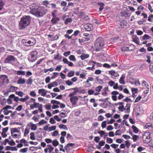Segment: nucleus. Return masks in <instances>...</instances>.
<instances>
[{
	"mask_svg": "<svg viewBox=\"0 0 153 153\" xmlns=\"http://www.w3.org/2000/svg\"><path fill=\"white\" fill-rule=\"evenodd\" d=\"M33 79H32L31 77H30L28 79V82L27 83V84H31L33 82Z\"/></svg>",
	"mask_w": 153,
	"mask_h": 153,
	"instance_id": "49530a36",
	"label": "nucleus"
},
{
	"mask_svg": "<svg viewBox=\"0 0 153 153\" xmlns=\"http://www.w3.org/2000/svg\"><path fill=\"white\" fill-rule=\"evenodd\" d=\"M60 141L62 143H64L65 142L64 137L63 136L61 137L60 138Z\"/></svg>",
	"mask_w": 153,
	"mask_h": 153,
	"instance_id": "774afa93",
	"label": "nucleus"
},
{
	"mask_svg": "<svg viewBox=\"0 0 153 153\" xmlns=\"http://www.w3.org/2000/svg\"><path fill=\"white\" fill-rule=\"evenodd\" d=\"M113 128L112 126L111 125H109L108 126L107 128V131H111L113 129Z\"/></svg>",
	"mask_w": 153,
	"mask_h": 153,
	"instance_id": "052dcab7",
	"label": "nucleus"
},
{
	"mask_svg": "<svg viewBox=\"0 0 153 153\" xmlns=\"http://www.w3.org/2000/svg\"><path fill=\"white\" fill-rule=\"evenodd\" d=\"M47 147L49 150L48 152L49 153H51L54 149V148L52 146L49 144L47 145Z\"/></svg>",
	"mask_w": 153,
	"mask_h": 153,
	"instance_id": "f3484780",
	"label": "nucleus"
},
{
	"mask_svg": "<svg viewBox=\"0 0 153 153\" xmlns=\"http://www.w3.org/2000/svg\"><path fill=\"white\" fill-rule=\"evenodd\" d=\"M9 82V80L6 75H0V84H7Z\"/></svg>",
	"mask_w": 153,
	"mask_h": 153,
	"instance_id": "20e7f679",
	"label": "nucleus"
},
{
	"mask_svg": "<svg viewBox=\"0 0 153 153\" xmlns=\"http://www.w3.org/2000/svg\"><path fill=\"white\" fill-rule=\"evenodd\" d=\"M111 94L113 100L114 101H116L117 100V95H118L119 93L117 91H114L112 92Z\"/></svg>",
	"mask_w": 153,
	"mask_h": 153,
	"instance_id": "6e6552de",
	"label": "nucleus"
},
{
	"mask_svg": "<svg viewBox=\"0 0 153 153\" xmlns=\"http://www.w3.org/2000/svg\"><path fill=\"white\" fill-rule=\"evenodd\" d=\"M53 75L51 76V78L52 79L56 78L58 75L59 74L56 72H54L53 73Z\"/></svg>",
	"mask_w": 153,
	"mask_h": 153,
	"instance_id": "8fccbe9b",
	"label": "nucleus"
},
{
	"mask_svg": "<svg viewBox=\"0 0 153 153\" xmlns=\"http://www.w3.org/2000/svg\"><path fill=\"white\" fill-rule=\"evenodd\" d=\"M104 117L102 115H100L98 117V121H101L103 120Z\"/></svg>",
	"mask_w": 153,
	"mask_h": 153,
	"instance_id": "13d9d810",
	"label": "nucleus"
},
{
	"mask_svg": "<svg viewBox=\"0 0 153 153\" xmlns=\"http://www.w3.org/2000/svg\"><path fill=\"white\" fill-rule=\"evenodd\" d=\"M132 128L133 129V131L135 133H137L138 131V129L136 126H132Z\"/></svg>",
	"mask_w": 153,
	"mask_h": 153,
	"instance_id": "e433bc0d",
	"label": "nucleus"
},
{
	"mask_svg": "<svg viewBox=\"0 0 153 153\" xmlns=\"http://www.w3.org/2000/svg\"><path fill=\"white\" fill-rule=\"evenodd\" d=\"M131 105L130 104H127L126 105V106L125 107H124V110L127 111L129 110Z\"/></svg>",
	"mask_w": 153,
	"mask_h": 153,
	"instance_id": "c756f323",
	"label": "nucleus"
},
{
	"mask_svg": "<svg viewBox=\"0 0 153 153\" xmlns=\"http://www.w3.org/2000/svg\"><path fill=\"white\" fill-rule=\"evenodd\" d=\"M16 94L20 97H22L23 96V95L24 94V93L21 91H17L16 92Z\"/></svg>",
	"mask_w": 153,
	"mask_h": 153,
	"instance_id": "58836bf2",
	"label": "nucleus"
},
{
	"mask_svg": "<svg viewBox=\"0 0 153 153\" xmlns=\"http://www.w3.org/2000/svg\"><path fill=\"white\" fill-rule=\"evenodd\" d=\"M30 126L31 127V129L33 130H35L37 128V126L36 124H33L32 123H30Z\"/></svg>",
	"mask_w": 153,
	"mask_h": 153,
	"instance_id": "aec40b11",
	"label": "nucleus"
},
{
	"mask_svg": "<svg viewBox=\"0 0 153 153\" xmlns=\"http://www.w3.org/2000/svg\"><path fill=\"white\" fill-rule=\"evenodd\" d=\"M100 137L99 136H97L95 137L94 139V141L97 142L98 143L99 142V140H100Z\"/></svg>",
	"mask_w": 153,
	"mask_h": 153,
	"instance_id": "4d7b16f0",
	"label": "nucleus"
},
{
	"mask_svg": "<svg viewBox=\"0 0 153 153\" xmlns=\"http://www.w3.org/2000/svg\"><path fill=\"white\" fill-rule=\"evenodd\" d=\"M74 144L73 143H69L67 144L65 147V148L66 150H67V148L69 147H73L74 145Z\"/></svg>",
	"mask_w": 153,
	"mask_h": 153,
	"instance_id": "393cba45",
	"label": "nucleus"
},
{
	"mask_svg": "<svg viewBox=\"0 0 153 153\" xmlns=\"http://www.w3.org/2000/svg\"><path fill=\"white\" fill-rule=\"evenodd\" d=\"M66 84L70 86L73 84V83L69 80H68L65 82Z\"/></svg>",
	"mask_w": 153,
	"mask_h": 153,
	"instance_id": "5fc2aeb1",
	"label": "nucleus"
},
{
	"mask_svg": "<svg viewBox=\"0 0 153 153\" xmlns=\"http://www.w3.org/2000/svg\"><path fill=\"white\" fill-rule=\"evenodd\" d=\"M52 144L53 146L56 147L59 144V142L56 140H54L52 141Z\"/></svg>",
	"mask_w": 153,
	"mask_h": 153,
	"instance_id": "4be33fe9",
	"label": "nucleus"
},
{
	"mask_svg": "<svg viewBox=\"0 0 153 153\" xmlns=\"http://www.w3.org/2000/svg\"><path fill=\"white\" fill-rule=\"evenodd\" d=\"M45 141L47 143H50L52 142V140L51 139L49 138L46 139L45 140Z\"/></svg>",
	"mask_w": 153,
	"mask_h": 153,
	"instance_id": "338daca9",
	"label": "nucleus"
},
{
	"mask_svg": "<svg viewBox=\"0 0 153 153\" xmlns=\"http://www.w3.org/2000/svg\"><path fill=\"white\" fill-rule=\"evenodd\" d=\"M52 136L54 137H56L58 136H59V134L57 131L56 130L54 131L52 134Z\"/></svg>",
	"mask_w": 153,
	"mask_h": 153,
	"instance_id": "cd10ccee",
	"label": "nucleus"
},
{
	"mask_svg": "<svg viewBox=\"0 0 153 153\" xmlns=\"http://www.w3.org/2000/svg\"><path fill=\"white\" fill-rule=\"evenodd\" d=\"M4 5V3L1 0H0V10L2 9Z\"/></svg>",
	"mask_w": 153,
	"mask_h": 153,
	"instance_id": "09e8293b",
	"label": "nucleus"
},
{
	"mask_svg": "<svg viewBox=\"0 0 153 153\" xmlns=\"http://www.w3.org/2000/svg\"><path fill=\"white\" fill-rule=\"evenodd\" d=\"M115 121V120H114L113 119H111L109 121H108L107 123L108 124H112L113 122H114Z\"/></svg>",
	"mask_w": 153,
	"mask_h": 153,
	"instance_id": "680f3d73",
	"label": "nucleus"
},
{
	"mask_svg": "<svg viewBox=\"0 0 153 153\" xmlns=\"http://www.w3.org/2000/svg\"><path fill=\"white\" fill-rule=\"evenodd\" d=\"M95 63H96V62H95L94 61H90L89 62L88 64L90 65H91L92 66V67H91L92 69L94 70L95 69V66L96 65Z\"/></svg>",
	"mask_w": 153,
	"mask_h": 153,
	"instance_id": "dca6fc26",
	"label": "nucleus"
},
{
	"mask_svg": "<svg viewBox=\"0 0 153 153\" xmlns=\"http://www.w3.org/2000/svg\"><path fill=\"white\" fill-rule=\"evenodd\" d=\"M27 41L25 39H23L22 40V42L25 45L27 46L28 45L27 44Z\"/></svg>",
	"mask_w": 153,
	"mask_h": 153,
	"instance_id": "6e6d98bb",
	"label": "nucleus"
},
{
	"mask_svg": "<svg viewBox=\"0 0 153 153\" xmlns=\"http://www.w3.org/2000/svg\"><path fill=\"white\" fill-rule=\"evenodd\" d=\"M16 74L18 75H24L25 74V72L22 71H17Z\"/></svg>",
	"mask_w": 153,
	"mask_h": 153,
	"instance_id": "c85d7f7f",
	"label": "nucleus"
},
{
	"mask_svg": "<svg viewBox=\"0 0 153 153\" xmlns=\"http://www.w3.org/2000/svg\"><path fill=\"white\" fill-rule=\"evenodd\" d=\"M151 38V37H150L149 36L145 34L144 36L143 37V40H147Z\"/></svg>",
	"mask_w": 153,
	"mask_h": 153,
	"instance_id": "473e14b6",
	"label": "nucleus"
},
{
	"mask_svg": "<svg viewBox=\"0 0 153 153\" xmlns=\"http://www.w3.org/2000/svg\"><path fill=\"white\" fill-rule=\"evenodd\" d=\"M133 41L136 44H138L139 43V39L138 37H135L133 38Z\"/></svg>",
	"mask_w": 153,
	"mask_h": 153,
	"instance_id": "79ce46f5",
	"label": "nucleus"
},
{
	"mask_svg": "<svg viewBox=\"0 0 153 153\" xmlns=\"http://www.w3.org/2000/svg\"><path fill=\"white\" fill-rule=\"evenodd\" d=\"M139 138V137L135 135H133L132 137V139L134 142L136 141Z\"/></svg>",
	"mask_w": 153,
	"mask_h": 153,
	"instance_id": "de8ad7c7",
	"label": "nucleus"
},
{
	"mask_svg": "<svg viewBox=\"0 0 153 153\" xmlns=\"http://www.w3.org/2000/svg\"><path fill=\"white\" fill-rule=\"evenodd\" d=\"M26 82V80L24 78L19 77L17 80V83L18 84L23 85Z\"/></svg>",
	"mask_w": 153,
	"mask_h": 153,
	"instance_id": "9b49d317",
	"label": "nucleus"
},
{
	"mask_svg": "<svg viewBox=\"0 0 153 153\" xmlns=\"http://www.w3.org/2000/svg\"><path fill=\"white\" fill-rule=\"evenodd\" d=\"M30 22L29 16H25L21 18L19 23V29L22 30L25 28L30 24Z\"/></svg>",
	"mask_w": 153,
	"mask_h": 153,
	"instance_id": "f257e3e1",
	"label": "nucleus"
},
{
	"mask_svg": "<svg viewBox=\"0 0 153 153\" xmlns=\"http://www.w3.org/2000/svg\"><path fill=\"white\" fill-rule=\"evenodd\" d=\"M51 103L53 104H60V103L59 101H57L55 100H52L51 101Z\"/></svg>",
	"mask_w": 153,
	"mask_h": 153,
	"instance_id": "603ef678",
	"label": "nucleus"
},
{
	"mask_svg": "<svg viewBox=\"0 0 153 153\" xmlns=\"http://www.w3.org/2000/svg\"><path fill=\"white\" fill-rule=\"evenodd\" d=\"M119 110L121 111H123L124 110V105L121 106L118 108Z\"/></svg>",
	"mask_w": 153,
	"mask_h": 153,
	"instance_id": "864d4df0",
	"label": "nucleus"
},
{
	"mask_svg": "<svg viewBox=\"0 0 153 153\" xmlns=\"http://www.w3.org/2000/svg\"><path fill=\"white\" fill-rule=\"evenodd\" d=\"M127 24V22L125 20H123L120 22V25L123 27H124L126 26Z\"/></svg>",
	"mask_w": 153,
	"mask_h": 153,
	"instance_id": "7c9ffc66",
	"label": "nucleus"
},
{
	"mask_svg": "<svg viewBox=\"0 0 153 153\" xmlns=\"http://www.w3.org/2000/svg\"><path fill=\"white\" fill-rule=\"evenodd\" d=\"M69 59L71 61H75L76 60L74 56L73 55H70L69 57Z\"/></svg>",
	"mask_w": 153,
	"mask_h": 153,
	"instance_id": "f704fd0d",
	"label": "nucleus"
},
{
	"mask_svg": "<svg viewBox=\"0 0 153 153\" xmlns=\"http://www.w3.org/2000/svg\"><path fill=\"white\" fill-rule=\"evenodd\" d=\"M98 133L100 134L101 137H102L103 135L105 134V132L103 131H100L98 132Z\"/></svg>",
	"mask_w": 153,
	"mask_h": 153,
	"instance_id": "37998d69",
	"label": "nucleus"
},
{
	"mask_svg": "<svg viewBox=\"0 0 153 153\" xmlns=\"http://www.w3.org/2000/svg\"><path fill=\"white\" fill-rule=\"evenodd\" d=\"M33 14L37 17H41L45 14L44 9L43 8L39 7L36 10L33 11Z\"/></svg>",
	"mask_w": 153,
	"mask_h": 153,
	"instance_id": "7ed1b4c3",
	"label": "nucleus"
},
{
	"mask_svg": "<svg viewBox=\"0 0 153 153\" xmlns=\"http://www.w3.org/2000/svg\"><path fill=\"white\" fill-rule=\"evenodd\" d=\"M30 139L32 140H34L35 139L34 136V133L33 132H31L30 133Z\"/></svg>",
	"mask_w": 153,
	"mask_h": 153,
	"instance_id": "72a5a7b5",
	"label": "nucleus"
},
{
	"mask_svg": "<svg viewBox=\"0 0 153 153\" xmlns=\"http://www.w3.org/2000/svg\"><path fill=\"white\" fill-rule=\"evenodd\" d=\"M106 142L108 143H111L113 142V140L111 138H108L106 140Z\"/></svg>",
	"mask_w": 153,
	"mask_h": 153,
	"instance_id": "bf43d9fd",
	"label": "nucleus"
},
{
	"mask_svg": "<svg viewBox=\"0 0 153 153\" xmlns=\"http://www.w3.org/2000/svg\"><path fill=\"white\" fill-rule=\"evenodd\" d=\"M56 126H52L48 128V130L50 131L55 130L56 129Z\"/></svg>",
	"mask_w": 153,
	"mask_h": 153,
	"instance_id": "bb28decb",
	"label": "nucleus"
},
{
	"mask_svg": "<svg viewBox=\"0 0 153 153\" xmlns=\"http://www.w3.org/2000/svg\"><path fill=\"white\" fill-rule=\"evenodd\" d=\"M47 122L44 120H41L38 123V124L40 125H42L43 124L46 123Z\"/></svg>",
	"mask_w": 153,
	"mask_h": 153,
	"instance_id": "a18cd8bd",
	"label": "nucleus"
},
{
	"mask_svg": "<svg viewBox=\"0 0 153 153\" xmlns=\"http://www.w3.org/2000/svg\"><path fill=\"white\" fill-rule=\"evenodd\" d=\"M84 28L87 31H90L93 29V27L92 25L87 24L84 26Z\"/></svg>",
	"mask_w": 153,
	"mask_h": 153,
	"instance_id": "1a4fd4ad",
	"label": "nucleus"
},
{
	"mask_svg": "<svg viewBox=\"0 0 153 153\" xmlns=\"http://www.w3.org/2000/svg\"><path fill=\"white\" fill-rule=\"evenodd\" d=\"M107 123V121H104L102 123L101 127L102 128H104L106 127Z\"/></svg>",
	"mask_w": 153,
	"mask_h": 153,
	"instance_id": "a878e982",
	"label": "nucleus"
},
{
	"mask_svg": "<svg viewBox=\"0 0 153 153\" xmlns=\"http://www.w3.org/2000/svg\"><path fill=\"white\" fill-rule=\"evenodd\" d=\"M37 53V52L36 51H33L30 52V55H31V58L33 59L32 60V62L35 60L36 58Z\"/></svg>",
	"mask_w": 153,
	"mask_h": 153,
	"instance_id": "0eeeda50",
	"label": "nucleus"
},
{
	"mask_svg": "<svg viewBox=\"0 0 153 153\" xmlns=\"http://www.w3.org/2000/svg\"><path fill=\"white\" fill-rule=\"evenodd\" d=\"M18 88V87L13 85H11L7 89L8 92H13L15 91Z\"/></svg>",
	"mask_w": 153,
	"mask_h": 153,
	"instance_id": "ddd939ff",
	"label": "nucleus"
},
{
	"mask_svg": "<svg viewBox=\"0 0 153 153\" xmlns=\"http://www.w3.org/2000/svg\"><path fill=\"white\" fill-rule=\"evenodd\" d=\"M89 57V55L85 53H82L80 56V58L82 60H84Z\"/></svg>",
	"mask_w": 153,
	"mask_h": 153,
	"instance_id": "412c9836",
	"label": "nucleus"
},
{
	"mask_svg": "<svg viewBox=\"0 0 153 153\" xmlns=\"http://www.w3.org/2000/svg\"><path fill=\"white\" fill-rule=\"evenodd\" d=\"M125 77L123 75H122L119 79L120 83L122 84H124L125 83V82L124 81V79Z\"/></svg>",
	"mask_w": 153,
	"mask_h": 153,
	"instance_id": "6ab92c4d",
	"label": "nucleus"
},
{
	"mask_svg": "<svg viewBox=\"0 0 153 153\" xmlns=\"http://www.w3.org/2000/svg\"><path fill=\"white\" fill-rule=\"evenodd\" d=\"M102 88V86H99L95 88V91L99 92Z\"/></svg>",
	"mask_w": 153,
	"mask_h": 153,
	"instance_id": "4c0bfd02",
	"label": "nucleus"
},
{
	"mask_svg": "<svg viewBox=\"0 0 153 153\" xmlns=\"http://www.w3.org/2000/svg\"><path fill=\"white\" fill-rule=\"evenodd\" d=\"M62 66L60 65L59 66H57L55 69L56 71H60L61 70V68Z\"/></svg>",
	"mask_w": 153,
	"mask_h": 153,
	"instance_id": "0e129e2a",
	"label": "nucleus"
},
{
	"mask_svg": "<svg viewBox=\"0 0 153 153\" xmlns=\"http://www.w3.org/2000/svg\"><path fill=\"white\" fill-rule=\"evenodd\" d=\"M39 105L38 103L34 102L33 104L30 105V107L31 109H33L34 108H37Z\"/></svg>",
	"mask_w": 153,
	"mask_h": 153,
	"instance_id": "a211bd4d",
	"label": "nucleus"
},
{
	"mask_svg": "<svg viewBox=\"0 0 153 153\" xmlns=\"http://www.w3.org/2000/svg\"><path fill=\"white\" fill-rule=\"evenodd\" d=\"M62 61L64 63L67 64L69 66L72 67L74 66V64L73 63L69 61L66 58H63V59Z\"/></svg>",
	"mask_w": 153,
	"mask_h": 153,
	"instance_id": "f8f14e48",
	"label": "nucleus"
},
{
	"mask_svg": "<svg viewBox=\"0 0 153 153\" xmlns=\"http://www.w3.org/2000/svg\"><path fill=\"white\" fill-rule=\"evenodd\" d=\"M74 71H71L68 73V77H71L74 76Z\"/></svg>",
	"mask_w": 153,
	"mask_h": 153,
	"instance_id": "2f4dec72",
	"label": "nucleus"
},
{
	"mask_svg": "<svg viewBox=\"0 0 153 153\" xmlns=\"http://www.w3.org/2000/svg\"><path fill=\"white\" fill-rule=\"evenodd\" d=\"M29 132V129L27 128H25L24 131V135L25 137L27 136V135Z\"/></svg>",
	"mask_w": 153,
	"mask_h": 153,
	"instance_id": "ea45409f",
	"label": "nucleus"
},
{
	"mask_svg": "<svg viewBox=\"0 0 153 153\" xmlns=\"http://www.w3.org/2000/svg\"><path fill=\"white\" fill-rule=\"evenodd\" d=\"M22 107L23 106L22 105H20L16 108V110L17 111H20L22 109Z\"/></svg>",
	"mask_w": 153,
	"mask_h": 153,
	"instance_id": "e2e57ef3",
	"label": "nucleus"
},
{
	"mask_svg": "<svg viewBox=\"0 0 153 153\" xmlns=\"http://www.w3.org/2000/svg\"><path fill=\"white\" fill-rule=\"evenodd\" d=\"M59 127L60 128L63 129H64L65 130H68V128H67V126L65 125H63V124H60L59 125Z\"/></svg>",
	"mask_w": 153,
	"mask_h": 153,
	"instance_id": "5701e85b",
	"label": "nucleus"
},
{
	"mask_svg": "<svg viewBox=\"0 0 153 153\" xmlns=\"http://www.w3.org/2000/svg\"><path fill=\"white\" fill-rule=\"evenodd\" d=\"M28 149L27 148L22 149L20 150V152L23 153H25L27 151Z\"/></svg>",
	"mask_w": 153,
	"mask_h": 153,
	"instance_id": "c03bdc74",
	"label": "nucleus"
},
{
	"mask_svg": "<svg viewBox=\"0 0 153 153\" xmlns=\"http://www.w3.org/2000/svg\"><path fill=\"white\" fill-rule=\"evenodd\" d=\"M36 43V40L34 38L30 39V40L27 41V46H32Z\"/></svg>",
	"mask_w": 153,
	"mask_h": 153,
	"instance_id": "9d476101",
	"label": "nucleus"
},
{
	"mask_svg": "<svg viewBox=\"0 0 153 153\" xmlns=\"http://www.w3.org/2000/svg\"><path fill=\"white\" fill-rule=\"evenodd\" d=\"M70 99H71L72 100V101L76 102L78 100V98L76 96H74V97H71V98H70Z\"/></svg>",
	"mask_w": 153,
	"mask_h": 153,
	"instance_id": "3c124183",
	"label": "nucleus"
},
{
	"mask_svg": "<svg viewBox=\"0 0 153 153\" xmlns=\"http://www.w3.org/2000/svg\"><path fill=\"white\" fill-rule=\"evenodd\" d=\"M59 20V18H57L56 17H53L51 21L52 23H53V24H54L58 23Z\"/></svg>",
	"mask_w": 153,
	"mask_h": 153,
	"instance_id": "2eb2a0df",
	"label": "nucleus"
},
{
	"mask_svg": "<svg viewBox=\"0 0 153 153\" xmlns=\"http://www.w3.org/2000/svg\"><path fill=\"white\" fill-rule=\"evenodd\" d=\"M50 122L52 124H54L56 123L55 121L53 118H50Z\"/></svg>",
	"mask_w": 153,
	"mask_h": 153,
	"instance_id": "69168bd1",
	"label": "nucleus"
},
{
	"mask_svg": "<svg viewBox=\"0 0 153 153\" xmlns=\"http://www.w3.org/2000/svg\"><path fill=\"white\" fill-rule=\"evenodd\" d=\"M29 98V97L28 96H26L25 98L19 99V100L22 102H24L28 100Z\"/></svg>",
	"mask_w": 153,
	"mask_h": 153,
	"instance_id": "b1692460",
	"label": "nucleus"
},
{
	"mask_svg": "<svg viewBox=\"0 0 153 153\" xmlns=\"http://www.w3.org/2000/svg\"><path fill=\"white\" fill-rule=\"evenodd\" d=\"M39 93L43 96H45L46 94V91L44 89H40L38 91Z\"/></svg>",
	"mask_w": 153,
	"mask_h": 153,
	"instance_id": "4468645a",
	"label": "nucleus"
},
{
	"mask_svg": "<svg viewBox=\"0 0 153 153\" xmlns=\"http://www.w3.org/2000/svg\"><path fill=\"white\" fill-rule=\"evenodd\" d=\"M104 45V41L102 38H98L95 41L94 44L96 51H99L101 50Z\"/></svg>",
	"mask_w": 153,
	"mask_h": 153,
	"instance_id": "f03ea898",
	"label": "nucleus"
},
{
	"mask_svg": "<svg viewBox=\"0 0 153 153\" xmlns=\"http://www.w3.org/2000/svg\"><path fill=\"white\" fill-rule=\"evenodd\" d=\"M98 4L100 5L99 8V10L100 11H101L103 9L104 4L103 3L100 4Z\"/></svg>",
	"mask_w": 153,
	"mask_h": 153,
	"instance_id": "a19ab883",
	"label": "nucleus"
},
{
	"mask_svg": "<svg viewBox=\"0 0 153 153\" xmlns=\"http://www.w3.org/2000/svg\"><path fill=\"white\" fill-rule=\"evenodd\" d=\"M150 133L149 132H146L143 134V140L145 143H148L151 141L149 136Z\"/></svg>",
	"mask_w": 153,
	"mask_h": 153,
	"instance_id": "39448f33",
	"label": "nucleus"
},
{
	"mask_svg": "<svg viewBox=\"0 0 153 153\" xmlns=\"http://www.w3.org/2000/svg\"><path fill=\"white\" fill-rule=\"evenodd\" d=\"M15 58L14 56L11 55L8 56L4 60V62L6 63H11L12 62L15 61Z\"/></svg>",
	"mask_w": 153,
	"mask_h": 153,
	"instance_id": "423d86ee",
	"label": "nucleus"
},
{
	"mask_svg": "<svg viewBox=\"0 0 153 153\" xmlns=\"http://www.w3.org/2000/svg\"><path fill=\"white\" fill-rule=\"evenodd\" d=\"M94 91L92 89H90L88 90V93L89 95H91L94 94Z\"/></svg>",
	"mask_w": 153,
	"mask_h": 153,
	"instance_id": "c9c22d12",
	"label": "nucleus"
}]
</instances>
